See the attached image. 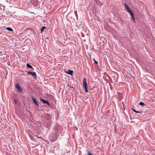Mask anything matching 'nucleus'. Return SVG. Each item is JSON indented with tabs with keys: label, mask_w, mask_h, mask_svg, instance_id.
I'll return each instance as SVG.
<instances>
[{
	"label": "nucleus",
	"mask_w": 155,
	"mask_h": 155,
	"mask_svg": "<svg viewBox=\"0 0 155 155\" xmlns=\"http://www.w3.org/2000/svg\"><path fill=\"white\" fill-rule=\"evenodd\" d=\"M132 110L134 111V112H135V110L134 109V108H132Z\"/></svg>",
	"instance_id": "16"
},
{
	"label": "nucleus",
	"mask_w": 155,
	"mask_h": 155,
	"mask_svg": "<svg viewBox=\"0 0 155 155\" xmlns=\"http://www.w3.org/2000/svg\"><path fill=\"white\" fill-rule=\"evenodd\" d=\"M40 101L42 102L43 103L47 104L48 105H49V104L48 101L44 100L41 98H40Z\"/></svg>",
	"instance_id": "5"
},
{
	"label": "nucleus",
	"mask_w": 155,
	"mask_h": 155,
	"mask_svg": "<svg viewBox=\"0 0 155 155\" xmlns=\"http://www.w3.org/2000/svg\"><path fill=\"white\" fill-rule=\"evenodd\" d=\"M6 29L7 30H8L9 31H13L12 29L11 28H9V27H8V28H6Z\"/></svg>",
	"instance_id": "9"
},
{
	"label": "nucleus",
	"mask_w": 155,
	"mask_h": 155,
	"mask_svg": "<svg viewBox=\"0 0 155 155\" xmlns=\"http://www.w3.org/2000/svg\"><path fill=\"white\" fill-rule=\"evenodd\" d=\"M94 62H95V64H98V62L97 61L95 60L94 61Z\"/></svg>",
	"instance_id": "14"
},
{
	"label": "nucleus",
	"mask_w": 155,
	"mask_h": 155,
	"mask_svg": "<svg viewBox=\"0 0 155 155\" xmlns=\"http://www.w3.org/2000/svg\"><path fill=\"white\" fill-rule=\"evenodd\" d=\"M27 66L28 68H32L33 67H32L30 64H27Z\"/></svg>",
	"instance_id": "8"
},
{
	"label": "nucleus",
	"mask_w": 155,
	"mask_h": 155,
	"mask_svg": "<svg viewBox=\"0 0 155 155\" xmlns=\"http://www.w3.org/2000/svg\"><path fill=\"white\" fill-rule=\"evenodd\" d=\"M46 28V27L45 26L43 27L42 28H41L40 31L41 32H42L43 31V30L45 29Z\"/></svg>",
	"instance_id": "10"
},
{
	"label": "nucleus",
	"mask_w": 155,
	"mask_h": 155,
	"mask_svg": "<svg viewBox=\"0 0 155 155\" xmlns=\"http://www.w3.org/2000/svg\"><path fill=\"white\" fill-rule=\"evenodd\" d=\"M124 5L125 7L126 8L127 10V12L130 14L132 18L133 19V21L134 22H135V19L134 16V14L133 12L132 11L130 10V8H129L127 5L126 4L124 3Z\"/></svg>",
	"instance_id": "1"
},
{
	"label": "nucleus",
	"mask_w": 155,
	"mask_h": 155,
	"mask_svg": "<svg viewBox=\"0 0 155 155\" xmlns=\"http://www.w3.org/2000/svg\"><path fill=\"white\" fill-rule=\"evenodd\" d=\"M31 75L32 76H33L34 78H37V75L35 72H28V75Z\"/></svg>",
	"instance_id": "3"
},
{
	"label": "nucleus",
	"mask_w": 155,
	"mask_h": 155,
	"mask_svg": "<svg viewBox=\"0 0 155 155\" xmlns=\"http://www.w3.org/2000/svg\"><path fill=\"white\" fill-rule=\"evenodd\" d=\"M134 112H136V113H140V112L139 111H137L136 110H135V111Z\"/></svg>",
	"instance_id": "13"
},
{
	"label": "nucleus",
	"mask_w": 155,
	"mask_h": 155,
	"mask_svg": "<svg viewBox=\"0 0 155 155\" xmlns=\"http://www.w3.org/2000/svg\"><path fill=\"white\" fill-rule=\"evenodd\" d=\"M16 88L20 92H22V89L18 84H17L15 85Z\"/></svg>",
	"instance_id": "4"
},
{
	"label": "nucleus",
	"mask_w": 155,
	"mask_h": 155,
	"mask_svg": "<svg viewBox=\"0 0 155 155\" xmlns=\"http://www.w3.org/2000/svg\"><path fill=\"white\" fill-rule=\"evenodd\" d=\"M139 105L140 106H144V105H145V104H144L143 102H140V103H139Z\"/></svg>",
	"instance_id": "11"
},
{
	"label": "nucleus",
	"mask_w": 155,
	"mask_h": 155,
	"mask_svg": "<svg viewBox=\"0 0 155 155\" xmlns=\"http://www.w3.org/2000/svg\"><path fill=\"white\" fill-rule=\"evenodd\" d=\"M37 138H39V137H38V136H37Z\"/></svg>",
	"instance_id": "17"
},
{
	"label": "nucleus",
	"mask_w": 155,
	"mask_h": 155,
	"mask_svg": "<svg viewBox=\"0 0 155 155\" xmlns=\"http://www.w3.org/2000/svg\"><path fill=\"white\" fill-rule=\"evenodd\" d=\"M32 99L34 102L35 104L36 105L38 106V104L37 103V101H36V100H35V99L33 97L32 98Z\"/></svg>",
	"instance_id": "7"
},
{
	"label": "nucleus",
	"mask_w": 155,
	"mask_h": 155,
	"mask_svg": "<svg viewBox=\"0 0 155 155\" xmlns=\"http://www.w3.org/2000/svg\"><path fill=\"white\" fill-rule=\"evenodd\" d=\"M87 154L88 155H92V154L91 153H90L89 152H88V153H87Z\"/></svg>",
	"instance_id": "12"
},
{
	"label": "nucleus",
	"mask_w": 155,
	"mask_h": 155,
	"mask_svg": "<svg viewBox=\"0 0 155 155\" xmlns=\"http://www.w3.org/2000/svg\"><path fill=\"white\" fill-rule=\"evenodd\" d=\"M73 71L71 70H68L66 72L68 74L72 75L73 74Z\"/></svg>",
	"instance_id": "6"
},
{
	"label": "nucleus",
	"mask_w": 155,
	"mask_h": 155,
	"mask_svg": "<svg viewBox=\"0 0 155 155\" xmlns=\"http://www.w3.org/2000/svg\"><path fill=\"white\" fill-rule=\"evenodd\" d=\"M83 86L84 91L86 92H88L87 90V83L86 81V79L85 78H84L83 81Z\"/></svg>",
	"instance_id": "2"
},
{
	"label": "nucleus",
	"mask_w": 155,
	"mask_h": 155,
	"mask_svg": "<svg viewBox=\"0 0 155 155\" xmlns=\"http://www.w3.org/2000/svg\"><path fill=\"white\" fill-rule=\"evenodd\" d=\"M14 101H15V103L16 104L17 102L16 100L15 99H14Z\"/></svg>",
	"instance_id": "15"
}]
</instances>
